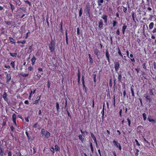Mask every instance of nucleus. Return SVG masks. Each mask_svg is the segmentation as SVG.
I'll return each mask as SVG.
<instances>
[{"instance_id": "1", "label": "nucleus", "mask_w": 156, "mask_h": 156, "mask_svg": "<svg viewBox=\"0 0 156 156\" xmlns=\"http://www.w3.org/2000/svg\"><path fill=\"white\" fill-rule=\"evenodd\" d=\"M55 42L53 40H51V43L49 44V48L51 52H52L55 49Z\"/></svg>"}, {"instance_id": "2", "label": "nucleus", "mask_w": 156, "mask_h": 156, "mask_svg": "<svg viewBox=\"0 0 156 156\" xmlns=\"http://www.w3.org/2000/svg\"><path fill=\"white\" fill-rule=\"evenodd\" d=\"M90 8L89 5H87L85 9V12L86 13V15L88 17H90Z\"/></svg>"}, {"instance_id": "3", "label": "nucleus", "mask_w": 156, "mask_h": 156, "mask_svg": "<svg viewBox=\"0 0 156 156\" xmlns=\"http://www.w3.org/2000/svg\"><path fill=\"white\" fill-rule=\"evenodd\" d=\"M120 67V64L118 61L114 63V68L116 72H117Z\"/></svg>"}, {"instance_id": "4", "label": "nucleus", "mask_w": 156, "mask_h": 156, "mask_svg": "<svg viewBox=\"0 0 156 156\" xmlns=\"http://www.w3.org/2000/svg\"><path fill=\"white\" fill-rule=\"evenodd\" d=\"M144 97L146 99L149 101V102H151L152 101V99L149 95L146 94L144 95Z\"/></svg>"}, {"instance_id": "5", "label": "nucleus", "mask_w": 156, "mask_h": 156, "mask_svg": "<svg viewBox=\"0 0 156 156\" xmlns=\"http://www.w3.org/2000/svg\"><path fill=\"white\" fill-rule=\"evenodd\" d=\"M105 55L109 64L110 63L109 58L110 55L109 52L107 50L105 51Z\"/></svg>"}, {"instance_id": "6", "label": "nucleus", "mask_w": 156, "mask_h": 156, "mask_svg": "<svg viewBox=\"0 0 156 156\" xmlns=\"http://www.w3.org/2000/svg\"><path fill=\"white\" fill-rule=\"evenodd\" d=\"M98 24L99 28H100V29H102L104 24L103 23V21L101 20H100V22L98 23Z\"/></svg>"}, {"instance_id": "7", "label": "nucleus", "mask_w": 156, "mask_h": 156, "mask_svg": "<svg viewBox=\"0 0 156 156\" xmlns=\"http://www.w3.org/2000/svg\"><path fill=\"white\" fill-rule=\"evenodd\" d=\"M94 53L95 54V55L97 56V57L98 59H100V58L98 57L99 54L98 53H99V51L98 49L97 48L95 49L94 50Z\"/></svg>"}, {"instance_id": "8", "label": "nucleus", "mask_w": 156, "mask_h": 156, "mask_svg": "<svg viewBox=\"0 0 156 156\" xmlns=\"http://www.w3.org/2000/svg\"><path fill=\"white\" fill-rule=\"evenodd\" d=\"M91 136L93 138V139L94 140V142L95 143L96 146H97L98 145V143L97 141V140L96 137L94 135L93 133H90Z\"/></svg>"}, {"instance_id": "9", "label": "nucleus", "mask_w": 156, "mask_h": 156, "mask_svg": "<svg viewBox=\"0 0 156 156\" xmlns=\"http://www.w3.org/2000/svg\"><path fill=\"white\" fill-rule=\"evenodd\" d=\"M6 79H7V80L6 82L9 83L10 80L11 79V76L10 74H7L6 76Z\"/></svg>"}, {"instance_id": "10", "label": "nucleus", "mask_w": 156, "mask_h": 156, "mask_svg": "<svg viewBox=\"0 0 156 156\" xmlns=\"http://www.w3.org/2000/svg\"><path fill=\"white\" fill-rule=\"evenodd\" d=\"M107 16L105 15H103L101 18L104 20V22L105 23H107Z\"/></svg>"}, {"instance_id": "11", "label": "nucleus", "mask_w": 156, "mask_h": 156, "mask_svg": "<svg viewBox=\"0 0 156 156\" xmlns=\"http://www.w3.org/2000/svg\"><path fill=\"white\" fill-rule=\"evenodd\" d=\"M118 73V81L119 82H122L121 79H122V75H121V73Z\"/></svg>"}, {"instance_id": "12", "label": "nucleus", "mask_w": 156, "mask_h": 156, "mask_svg": "<svg viewBox=\"0 0 156 156\" xmlns=\"http://www.w3.org/2000/svg\"><path fill=\"white\" fill-rule=\"evenodd\" d=\"M7 94L5 92L3 95V97L4 100L5 101H7L8 100L7 98Z\"/></svg>"}, {"instance_id": "13", "label": "nucleus", "mask_w": 156, "mask_h": 156, "mask_svg": "<svg viewBox=\"0 0 156 156\" xmlns=\"http://www.w3.org/2000/svg\"><path fill=\"white\" fill-rule=\"evenodd\" d=\"M132 87H133V85H132V87H131L130 90H131V91L132 96L133 97H135V94L134 93V90H133V88Z\"/></svg>"}, {"instance_id": "14", "label": "nucleus", "mask_w": 156, "mask_h": 156, "mask_svg": "<svg viewBox=\"0 0 156 156\" xmlns=\"http://www.w3.org/2000/svg\"><path fill=\"white\" fill-rule=\"evenodd\" d=\"M78 137L79 140H81V142L83 143V141L84 140V138L83 137H82V135L80 134L79 136Z\"/></svg>"}, {"instance_id": "15", "label": "nucleus", "mask_w": 156, "mask_h": 156, "mask_svg": "<svg viewBox=\"0 0 156 156\" xmlns=\"http://www.w3.org/2000/svg\"><path fill=\"white\" fill-rule=\"evenodd\" d=\"M67 30H66V44L68 45V35H67Z\"/></svg>"}, {"instance_id": "16", "label": "nucleus", "mask_w": 156, "mask_h": 156, "mask_svg": "<svg viewBox=\"0 0 156 156\" xmlns=\"http://www.w3.org/2000/svg\"><path fill=\"white\" fill-rule=\"evenodd\" d=\"M25 133L27 137L28 140H30L31 138V136H30V135L29 134L27 130L26 131Z\"/></svg>"}, {"instance_id": "17", "label": "nucleus", "mask_w": 156, "mask_h": 156, "mask_svg": "<svg viewBox=\"0 0 156 156\" xmlns=\"http://www.w3.org/2000/svg\"><path fill=\"white\" fill-rule=\"evenodd\" d=\"M127 28V26L126 25L123 26L122 28V32L123 34H124L125 33V30Z\"/></svg>"}, {"instance_id": "18", "label": "nucleus", "mask_w": 156, "mask_h": 156, "mask_svg": "<svg viewBox=\"0 0 156 156\" xmlns=\"http://www.w3.org/2000/svg\"><path fill=\"white\" fill-rule=\"evenodd\" d=\"M36 58L34 56H33V58H32L31 59V61L32 62V64L33 65L34 63V62L36 60Z\"/></svg>"}, {"instance_id": "19", "label": "nucleus", "mask_w": 156, "mask_h": 156, "mask_svg": "<svg viewBox=\"0 0 156 156\" xmlns=\"http://www.w3.org/2000/svg\"><path fill=\"white\" fill-rule=\"evenodd\" d=\"M9 39L10 40V42L12 44H15V42H14V39L11 37H9Z\"/></svg>"}, {"instance_id": "20", "label": "nucleus", "mask_w": 156, "mask_h": 156, "mask_svg": "<svg viewBox=\"0 0 156 156\" xmlns=\"http://www.w3.org/2000/svg\"><path fill=\"white\" fill-rule=\"evenodd\" d=\"M154 23L153 22L151 23L149 25V28L150 30L152 29L153 27Z\"/></svg>"}, {"instance_id": "21", "label": "nucleus", "mask_w": 156, "mask_h": 156, "mask_svg": "<svg viewBox=\"0 0 156 156\" xmlns=\"http://www.w3.org/2000/svg\"><path fill=\"white\" fill-rule=\"evenodd\" d=\"M15 2L16 5H20L21 3L20 0H15Z\"/></svg>"}, {"instance_id": "22", "label": "nucleus", "mask_w": 156, "mask_h": 156, "mask_svg": "<svg viewBox=\"0 0 156 156\" xmlns=\"http://www.w3.org/2000/svg\"><path fill=\"white\" fill-rule=\"evenodd\" d=\"M113 143L115 146L118 147V143L115 140L113 141Z\"/></svg>"}, {"instance_id": "23", "label": "nucleus", "mask_w": 156, "mask_h": 156, "mask_svg": "<svg viewBox=\"0 0 156 156\" xmlns=\"http://www.w3.org/2000/svg\"><path fill=\"white\" fill-rule=\"evenodd\" d=\"M56 108L57 112H59L60 108L59 107V104L58 102L56 103Z\"/></svg>"}, {"instance_id": "24", "label": "nucleus", "mask_w": 156, "mask_h": 156, "mask_svg": "<svg viewBox=\"0 0 156 156\" xmlns=\"http://www.w3.org/2000/svg\"><path fill=\"white\" fill-rule=\"evenodd\" d=\"M55 148L56 151H59L60 150V148L56 144L55 146Z\"/></svg>"}, {"instance_id": "25", "label": "nucleus", "mask_w": 156, "mask_h": 156, "mask_svg": "<svg viewBox=\"0 0 156 156\" xmlns=\"http://www.w3.org/2000/svg\"><path fill=\"white\" fill-rule=\"evenodd\" d=\"M118 22L115 20L113 21V27H114L116 26H117Z\"/></svg>"}, {"instance_id": "26", "label": "nucleus", "mask_w": 156, "mask_h": 156, "mask_svg": "<svg viewBox=\"0 0 156 156\" xmlns=\"http://www.w3.org/2000/svg\"><path fill=\"white\" fill-rule=\"evenodd\" d=\"M9 4L11 7V9L12 11V12H13V10L15 9L14 6L10 3H9Z\"/></svg>"}, {"instance_id": "27", "label": "nucleus", "mask_w": 156, "mask_h": 156, "mask_svg": "<svg viewBox=\"0 0 156 156\" xmlns=\"http://www.w3.org/2000/svg\"><path fill=\"white\" fill-rule=\"evenodd\" d=\"M83 10L82 8H81L79 12V16L80 17L82 15Z\"/></svg>"}, {"instance_id": "28", "label": "nucleus", "mask_w": 156, "mask_h": 156, "mask_svg": "<svg viewBox=\"0 0 156 156\" xmlns=\"http://www.w3.org/2000/svg\"><path fill=\"white\" fill-rule=\"evenodd\" d=\"M103 2H104L103 0H99L98 1V5L99 6H101V3H103Z\"/></svg>"}, {"instance_id": "29", "label": "nucleus", "mask_w": 156, "mask_h": 156, "mask_svg": "<svg viewBox=\"0 0 156 156\" xmlns=\"http://www.w3.org/2000/svg\"><path fill=\"white\" fill-rule=\"evenodd\" d=\"M9 54L11 56L13 57H16L17 55V53H9Z\"/></svg>"}, {"instance_id": "30", "label": "nucleus", "mask_w": 156, "mask_h": 156, "mask_svg": "<svg viewBox=\"0 0 156 156\" xmlns=\"http://www.w3.org/2000/svg\"><path fill=\"white\" fill-rule=\"evenodd\" d=\"M40 96L39 97V98L38 99H37L36 100H35V101H34L33 103V104H37V103H38L39 102V101L40 99Z\"/></svg>"}, {"instance_id": "31", "label": "nucleus", "mask_w": 156, "mask_h": 156, "mask_svg": "<svg viewBox=\"0 0 156 156\" xmlns=\"http://www.w3.org/2000/svg\"><path fill=\"white\" fill-rule=\"evenodd\" d=\"M10 65H11L12 67L14 69L15 67V62L14 61H12L11 62Z\"/></svg>"}, {"instance_id": "32", "label": "nucleus", "mask_w": 156, "mask_h": 156, "mask_svg": "<svg viewBox=\"0 0 156 156\" xmlns=\"http://www.w3.org/2000/svg\"><path fill=\"white\" fill-rule=\"evenodd\" d=\"M147 119L149 122H153V123H154L155 121L154 119H151V118H150L149 117Z\"/></svg>"}, {"instance_id": "33", "label": "nucleus", "mask_w": 156, "mask_h": 156, "mask_svg": "<svg viewBox=\"0 0 156 156\" xmlns=\"http://www.w3.org/2000/svg\"><path fill=\"white\" fill-rule=\"evenodd\" d=\"M135 15H134V13L133 12H132V18H133V21H134V22L136 23V21H135Z\"/></svg>"}, {"instance_id": "34", "label": "nucleus", "mask_w": 156, "mask_h": 156, "mask_svg": "<svg viewBox=\"0 0 156 156\" xmlns=\"http://www.w3.org/2000/svg\"><path fill=\"white\" fill-rule=\"evenodd\" d=\"M92 76L94 78V82H95H95H96V74H93L92 75Z\"/></svg>"}, {"instance_id": "35", "label": "nucleus", "mask_w": 156, "mask_h": 156, "mask_svg": "<svg viewBox=\"0 0 156 156\" xmlns=\"http://www.w3.org/2000/svg\"><path fill=\"white\" fill-rule=\"evenodd\" d=\"M143 116L144 118V120H145L147 119L146 114L145 113L143 114Z\"/></svg>"}, {"instance_id": "36", "label": "nucleus", "mask_w": 156, "mask_h": 156, "mask_svg": "<svg viewBox=\"0 0 156 156\" xmlns=\"http://www.w3.org/2000/svg\"><path fill=\"white\" fill-rule=\"evenodd\" d=\"M50 136V133L48 132H47V133H46L45 136L46 137L48 138Z\"/></svg>"}, {"instance_id": "37", "label": "nucleus", "mask_w": 156, "mask_h": 156, "mask_svg": "<svg viewBox=\"0 0 156 156\" xmlns=\"http://www.w3.org/2000/svg\"><path fill=\"white\" fill-rule=\"evenodd\" d=\"M143 68L144 69H147V67L146 66V63L144 62L142 65Z\"/></svg>"}, {"instance_id": "38", "label": "nucleus", "mask_w": 156, "mask_h": 156, "mask_svg": "<svg viewBox=\"0 0 156 156\" xmlns=\"http://www.w3.org/2000/svg\"><path fill=\"white\" fill-rule=\"evenodd\" d=\"M118 54L119 55L121 56L122 57H123V55H122V54H121V52L119 48H118Z\"/></svg>"}, {"instance_id": "39", "label": "nucleus", "mask_w": 156, "mask_h": 156, "mask_svg": "<svg viewBox=\"0 0 156 156\" xmlns=\"http://www.w3.org/2000/svg\"><path fill=\"white\" fill-rule=\"evenodd\" d=\"M16 115L15 114H13L12 116V120L16 119Z\"/></svg>"}, {"instance_id": "40", "label": "nucleus", "mask_w": 156, "mask_h": 156, "mask_svg": "<svg viewBox=\"0 0 156 156\" xmlns=\"http://www.w3.org/2000/svg\"><path fill=\"white\" fill-rule=\"evenodd\" d=\"M90 147H91V151L92 153H93L94 152V149L92 145V144L91 143H90Z\"/></svg>"}, {"instance_id": "41", "label": "nucleus", "mask_w": 156, "mask_h": 156, "mask_svg": "<svg viewBox=\"0 0 156 156\" xmlns=\"http://www.w3.org/2000/svg\"><path fill=\"white\" fill-rule=\"evenodd\" d=\"M90 64H91L93 63V60L92 58H89Z\"/></svg>"}, {"instance_id": "42", "label": "nucleus", "mask_w": 156, "mask_h": 156, "mask_svg": "<svg viewBox=\"0 0 156 156\" xmlns=\"http://www.w3.org/2000/svg\"><path fill=\"white\" fill-rule=\"evenodd\" d=\"M109 84L110 87H111L112 86V79H111L110 80V82L109 83Z\"/></svg>"}, {"instance_id": "43", "label": "nucleus", "mask_w": 156, "mask_h": 156, "mask_svg": "<svg viewBox=\"0 0 156 156\" xmlns=\"http://www.w3.org/2000/svg\"><path fill=\"white\" fill-rule=\"evenodd\" d=\"M127 120L128 122V125H129V126H130V124H131V120L130 119H129V118H127Z\"/></svg>"}, {"instance_id": "44", "label": "nucleus", "mask_w": 156, "mask_h": 156, "mask_svg": "<svg viewBox=\"0 0 156 156\" xmlns=\"http://www.w3.org/2000/svg\"><path fill=\"white\" fill-rule=\"evenodd\" d=\"M66 111H67V114H68V116L70 117V118H71V115L69 113V112L68 111V109H67V108L66 109Z\"/></svg>"}, {"instance_id": "45", "label": "nucleus", "mask_w": 156, "mask_h": 156, "mask_svg": "<svg viewBox=\"0 0 156 156\" xmlns=\"http://www.w3.org/2000/svg\"><path fill=\"white\" fill-rule=\"evenodd\" d=\"M149 92L151 94V95H154V93L152 91V90L151 89H150L149 90Z\"/></svg>"}, {"instance_id": "46", "label": "nucleus", "mask_w": 156, "mask_h": 156, "mask_svg": "<svg viewBox=\"0 0 156 156\" xmlns=\"http://www.w3.org/2000/svg\"><path fill=\"white\" fill-rule=\"evenodd\" d=\"M50 150H51V151L52 152V153L53 154L54 153V152H55V151H54L55 149H54V147H51L50 149Z\"/></svg>"}, {"instance_id": "47", "label": "nucleus", "mask_w": 156, "mask_h": 156, "mask_svg": "<svg viewBox=\"0 0 156 156\" xmlns=\"http://www.w3.org/2000/svg\"><path fill=\"white\" fill-rule=\"evenodd\" d=\"M135 141L136 142V144L137 146H140V144L139 143L138 140L136 139L135 140Z\"/></svg>"}, {"instance_id": "48", "label": "nucleus", "mask_w": 156, "mask_h": 156, "mask_svg": "<svg viewBox=\"0 0 156 156\" xmlns=\"http://www.w3.org/2000/svg\"><path fill=\"white\" fill-rule=\"evenodd\" d=\"M80 131L81 133L82 134L83 136V137H85L84 134H85V132H83L82 131V129H80Z\"/></svg>"}, {"instance_id": "49", "label": "nucleus", "mask_w": 156, "mask_h": 156, "mask_svg": "<svg viewBox=\"0 0 156 156\" xmlns=\"http://www.w3.org/2000/svg\"><path fill=\"white\" fill-rule=\"evenodd\" d=\"M48 87V88H50V83L49 81H48V84H47Z\"/></svg>"}, {"instance_id": "50", "label": "nucleus", "mask_w": 156, "mask_h": 156, "mask_svg": "<svg viewBox=\"0 0 156 156\" xmlns=\"http://www.w3.org/2000/svg\"><path fill=\"white\" fill-rule=\"evenodd\" d=\"M136 152L135 153V156H138V152L139 151L138 149H136Z\"/></svg>"}, {"instance_id": "51", "label": "nucleus", "mask_w": 156, "mask_h": 156, "mask_svg": "<svg viewBox=\"0 0 156 156\" xmlns=\"http://www.w3.org/2000/svg\"><path fill=\"white\" fill-rule=\"evenodd\" d=\"M127 8L124 7H123V11L125 13H126L127 12Z\"/></svg>"}, {"instance_id": "52", "label": "nucleus", "mask_w": 156, "mask_h": 156, "mask_svg": "<svg viewBox=\"0 0 156 156\" xmlns=\"http://www.w3.org/2000/svg\"><path fill=\"white\" fill-rule=\"evenodd\" d=\"M77 33L78 35L80 34V29L79 27H78L77 29Z\"/></svg>"}, {"instance_id": "53", "label": "nucleus", "mask_w": 156, "mask_h": 156, "mask_svg": "<svg viewBox=\"0 0 156 156\" xmlns=\"http://www.w3.org/2000/svg\"><path fill=\"white\" fill-rule=\"evenodd\" d=\"M20 9L24 11H25L26 10V9L23 7H20Z\"/></svg>"}, {"instance_id": "54", "label": "nucleus", "mask_w": 156, "mask_h": 156, "mask_svg": "<svg viewBox=\"0 0 156 156\" xmlns=\"http://www.w3.org/2000/svg\"><path fill=\"white\" fill-rule=\"evenodd\" d=\"M122 109H121L119 112V116L120 117H122Z\"/></svg>"}, {"instance_id": "55", "label": "nucleus", "mask_w": 156, "mask_h": 156, "mask_svg": "<svg viewBox=\"0 0 156 156\" xmlns=\"http://www.w3.org/2000/svg\"><path fill=\"white\" fill-rule=\"evenodd\" d=\"M28 75L29 74H23L22 75V76L23 77H27V76H28Z\"/></svg>"}, {"instance_id": "56", "label": "nucleus", "mask_w": 156, "mask_h": 156, "mask_svg": "<svg viewBox=\"0 0 156 156\" xmlns=\"http://www.w3.org/2000/svg\"><path fill=\"white\" fill-rule=\"evenodd\" d=\"M139 100L140 101L141 105V106H143V103H142V99L141 98H139Z\"/></svg>"}, {"instance_id": "57", "label": "nucleus", "mask_w": 156, "mask_h": 156, "mask_svg": "<svg viewBox=\"0 0 156 156\" xmlns=\"http://www.w3.org/2000/svg\"><path fill=\"white\" fill-rule=\"evenodd\" d=\"M113 105L114 107L115 106V96L113 97Z\"/></svg>"}, {"instance_id": "58", "label": "nucleus", "mask_w": 156, "mask_h": 156, "mask_svg": "<svg viewBox=\"0 0 156 156\" xmlns=\"http://www.w3.org/2000/svg\"><path fill=\"white\" fill-rule=\"evenodd\" d=\"M118 147L120 150H121L122 149L121 146L120 144H119L118 145Z\"/></svg>"}, {"instance_id": "59", "label": "nucleus", "mask_w": 156, "mask_h": 156, "mask_svg": "<svg viewBox=\"0 0 156 156\" xmlns=\"http://www.w3.org/2000/svg\"><path fill=\"white\" fill-rule=\"evenodd\" d=\"M5 23L8 25H10L11 24V22L10 21H5Z\"/></svg>"}, {"instance_id": "60", "label": "nucleus", "mask_w": 156, "mask_h": 156, "mask_svg": "<svg viewBox=\"0 0 156 156\" xmlns=\"http://www.w3.org/2000/svg\"><path fill=\"white\" fill-rule=\"evenodd\" d=\"M123 97H125L126 95V91L125 90H124L123 91Z\"/></svg>"}, {"instance_id": "61", "label": "nucleus", "mask_w": 156, "mask_h": 156, "mask_svg": "<svg viewBox=\"0 0 156 156\" xmlns=\"http://www.w3.org/2000/svg\"><path fill=\"white\" fill-rule=\"evenodd\" d=\"M116 34H117L118 35H119L120 34V31H119V29H118L116 32Z\"/></svg>"}, {"instance_id": "62", "label": "nucleus", "mask_w": 156, "mask_h": 156, "mask_svg": "<svg viewBox=\"0 0 156 156\" xmlns=\"http://www.w3.org/2000/svg\"><path fill=\"white\" fill-rule=\"evenodd\" d=\"M10 128V129L11 130L13 131V130L14 129V128L12 126H11Z\"/></svg>"}, {"instance_id": "63", "label": "nucleus", "mask_w": 156, "mask_h": 156, "mask_svg": "<svg viewBox=\"0 0 156 156\" xmlns=\"http://www.w3.org/2000/svg\"><path fill=\"white\" fill-rule=\"evenodd\" d=\"M30 32H28L26 34V36H25V38H26V39H27V38L28 37V34H30Z\"/></svg>"}, {"instance_id": "64", "label": "nucleus", "mask_w": 156, "mask_h": 156, "mask_svg": "<svg viewBox=\"0 0 156 156\" xmlns=\"http://www.w3.org/2000/svg\"><path fill=\"white\" fill-rule=\"evenodd\" d=\"M8 155L9 156H12V152L11 151H9L8 153Z\"/></svg>"}]
</instances>
